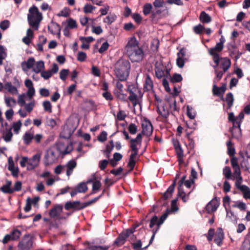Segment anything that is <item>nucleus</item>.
Returning a JSON list of instances; mask_svg holds the SVG:
<instances>
[{"label": "nucleus", "instance_id": "10", "mask_svg": "<svg viewBox=\"0 0 250 250\" xmlns=\"http://www.w3.org/2000/svg\"><path fill=\"white\" fill-rule=\"evenodd\" d=\"M64 208L67 210L71 209H74L75 210H78L83 209V203H81L79 201L67 202L65 204Z\"/></svg>", "mask_w": 250, "mask_h": 250}, {"label": "nucleus", "instance_id": "16", "mask_svg": "<svg viewBox=\"0 0 250 250\" xmlns=\"http://www.w3.org/2000/svg\"><path fill=\"white\" fill-rule=\"evenodd\" d=\"M224 238V233L222 229L219 228L217 229L216 234L215 235L214 241L219 247L222 244V241Z\"/></svg>", "mask_w": 250, "mask_h": 250}, {"label": "nucleus", "instance_id": "28", "mask_svg": "<svg viewBox=\"0 0 250 250\" xmlns=\"http://www.w3.org/2000/svg\"><path fill=\"white\" fill-rule=\"evenodd\" d=\"M157 111L158 113L162 117H163L165 119H167L168 118L169 113L167 108H166L165 106H162V110H161L160 108L157 106Z\"/></svg>", "mask_w": 250, "mask_h": 250}, {"label": "nucleus", "instance_id": "50", "mask_svg": "<svg viewBox=\"0 0 250 250\" xmlns=\"http://www.w3.org/2000/svg\"><path fill=\"white\" fill-rule=\"evenodd\" d=\"M69 74V70L63 69L60 72V79L64 81L66 80L67 76Z\"/></svg>", "mask_w": 250, "mask_h": 250}, {"label": "nucleus", "instance_id": "58", "mask_svg": "<svg viewBox=\"0 0 250 250\" xmlns=\"http://www.w3.org/2000/svg\"><path fill=\"white\" fill-rule=\"evenodd\" d=\"M107 133L105 131H103L98 136V140L101 142H104L107 140Z\"/></svg>", "mask_w": 250, "mask_h": 250}, {"label": "nucleus", "instance_id": "40", "mask_svg": "<svg viewBox=\"0 0 250 250\" xmlns=\"http://www.w3.org/2000/svg\"><path fill=\"white\" fill-rule=\"evenodd\" d=\"M115 95L117 98L123 102L127 101L126 95L123 93V91H117L115 92Z\"/></svg>", "mask_w": 250, "mask_h": 250}, {"label": "nucleus", "instance_id": "38", "mask_svg": "<svg viewBox=\"0 0 250 250\" xmlns=\"http://www.w3.org/2000/svg\"><path fill=\"white\" fill-rule=\"evenodd\" d=\"M44 110L49 113L52 112V105L49 101H45L42 103Z\"/></svg>", "mask_w": 250, "mask_h": 250}, {"label": "nucleus", "instance_id": "47", "mask_svg": "<svg viewBox=\"0 0 250 250\" xmlns=\"http://www.w3.org/2000/svg\"><path fill=\"white\" fill-rule=\"evenodd\" d=\"M0 190L5 194H12L13 193V188L5 185H3L0 187Z\"/></svg>", "mask_w": 250, "mask_h": 250}, {"label": "nucleus", "instance_id": "45", "mask_svg": "<svg viewBox=\"0 0 250 250\" xmlns=\"http://www.w3.org/2000/svg\"><path fill=\"white\" fill-rule=\"evenodd\" d=\"M169 106L170 109H171V114L173 115H175V111H179V108L177 107L176 101L175 99H174L173 103L169 104Z\"/></svg>", "mask_w": 250, "mask_h": 250}, {"label": "nucleus", "instance_id": "33", "mask_svg": "<svg viewBox=\"0 0 250 250\" xmlns=\"http://www.w3.org/2000/svg\"><path fill=\"white\" fill-rule=\"evenodd\" d=\"M227 146L228 147V153L230 157H234L235 153V150L234 147L232 146V142L230 141L227 142Z\"/></svg>", "mask_w": 250, "mask_h": 250}, {"label": "nucleus", "instance_id": "3", "mask_svg": "<svg viewBox=\"0 0 250 250\" xmlns=\"http://www.w3.org/2000/svg\"><path fill=\"white\" fill-rule=\"evenodd\" d=\"M29 12L27 15L28 24L35 30H38L40 23L42 19V14L39 12L38 7L35 5L29 8Z\"/></svg>", "mask_w": 250, "mask_h": 250}, {"label": "nucleus", "instance_id": "24", "mask_svg": "<svg viewBox=\"0 0 250 250\" xmlns=\"http://www.w3.org/2000/svg\"><path fill=\"white\" fill-rule=\"evenodd\" d=\"M199 20L202 23H208L211 21V18L205 11H202L200 15Z\"/></svg>", "mask_w": 250, "mask_h": 250}, {"label": "nucleus", "instance_id": "34", "mask_svg": "<svg viewBox=\"0 0 250 250\" xmlns=\"http://www.w3.org/2000/svg\"><path fill=\"white\" fill-rule=\"evenodd\" d=\"M236 182H235V186L239 190H244V189L246 188V185H241V183L243 181V178L242 176H240L237 177V176H235Z\"/></svg>", "mask_w": 250, "mask_h": 250}, {"label": "nucleus", "instance_id": "56", "mask_svg": "<svg viewBox=\"0 0 250 250\" xmlns=\"http://www.w3.org/2000/svg\"><path fill=\"white\" fill-rule=\"evenodd\" d=\"M95 7L91 4H86L83 7V12L85 13H90L95 10Z\"/></svg>", "mask_w": 250, "mask_h": 250}, {"label": "nucleus", "instance_id": "60", "mask_svg": "<svg viewBox=\"0 0 250 250\" xmlns=\"http://www.w3.org/2000/svg\"><path fill=\"white\" fill-rule=\"evenodd\" d=\"M212 60L215 65L213 66L215 69L218 66L220 62L222 61L223 57H220L219 55L211 56Z\"/></svg>", "mask_w": 250, "mask_h": 250}, {"label": "nucleus", "instance_id": "48", "mask_svg": "<svg viewBox=\"0 0 250 250\" xmlns=\"http://www.w3.org/2000/svg\"><path fill=\"white\" fill-rule=\"evenodd\" d=\"M35 63V59L34 58H29L27 62H23L21 65L22 66L24 63H25L27 68L30 69L33 67Z\"/></svg>", "mask_w": 250, "mask_h": 250}, {"label": "nucleus", "instance_id": "31", "mask_svg": "<svg viewBox=\"0 0 250 250\" xmlns=\"http://www.w3.org/2000/svg\"><path fill=\"white\" fill-rule=\"evenodd\" d=\"M44 68V62L42 61L37 62L36 63L35 67L33 68V71L36 73H39L41 72L42 69Z\"/></svg>", "mask_w": 250, "mask_h": 250}, {"label": "nucleus", "instance_id": "17", "mask_svg": "<svg viewBox=\"0 0 250 250\" xmlns=\"http://www.w3.org/2000/svg\"><path fill=\"white\" fill-rule=\"evenodd\" d=\"M228 120L233 124V128H238L241 131L240 121L237 120L233 112L228 113Z\"/></svg>", "mask_w": 250, "mask_h": 250}, {"label": "nucleus", "instance_id": "7", "mask_svg": "<svg viewBox=\"0 0 250 250\" xmlns=\"http://www.w3.org/2000/svg\"><path fill=\"white\" fill-rule=\"evenodd\" d=\"M142 131L140 133L147 137L150 136L153 132V126L151 122L146 118H145L142 124Z\"/></svg>", "mask_w": 250, "mask_h": 250}, {"label": "nucleus", "instance_id": "37", "mask_svg": "<svg viewBox=\"0 0 250 250\" xmlns=\"http://www.w3.org/2000/svg\"><path fill=\"white\" fill-rule=\"evenodd\" d=\"M152 5L151 3H147L143 6V12L145 15L146 16L150 14L152 11Z\"/></svg>", "mask_w": 250, "mask_h": 250}, {"label": "nucleus", "instance_id": "2", "mask_svg": "<svg viewBox=\"0 0 250 250\" xmlns=\"http://www.w3.org/2000/svg\"><path fill=\"white\" fill-rule=\"evenodd\" d=\"M130 69L129 62L124 59H120L115 64V74L119 81H125L129 75Z\"/></svg>", "mask_w": 250, "mask_h": 250}, {"label": "nucleus", "instance_id": "57", "mask_svg": "<svg viewBox=\"0 0 250 250\" xmlns=\"http://www.w3.org/2000/svg\"><path fill=\"white\" fill-rule=\"evenodd\" d=\"M12 136L13 133L11 131V129H9L3 136V139L6 142H9L11 141Z\"/></svg>", "mask_w": 250, "mask_h": 250}, {"label": "nucleus", "instance_id": "29", "mask_svg": "<svg viewBox=\"0 0 250 250\" xmlns=\"http://www.w3.org/2000/svg\"><path fill=\"white\" fill-rule=\"evenodd\" d=\"M126 238L121 233L114 242V244L118 247L125 244Z\"/></svg>", "mask_w": 250, "mask_h": 250}, {"label": "nucleus", "instance_id": "64", "mask_svg": "<svg viewBox=\"0 0 250 250\" xmlns=\"http://www.w3.org/2000/svg\"><path fill=\"white\" fill-rule=\"evenodd\" d=\"M67 26L69 28L71 29L76 28L77 26V22L75 20L70 18L68 20Z\"/></svg>", "mask_w": 250, "mask_h": 250}, {"label": "nucleus", "instance_id": "39", "mask_svg": "<svg viewBox=\"0 0 250 250\" xmlns=\"http://www.w3.org/2000/svg\"><path fill=\"white\" fill-rule=\"evenodd\" d=\"M109 143V144L106 145L105 151L107 158L109 157V155L114 147V144L113 140L110 141Z\"/></svg>", "mask_w": 250, "mask_h": 250}, {"label": "nucleus", "instance_id": "36", "mask_svg": "<svg viewBox=\"0 0 250 250\" xmlns=\"http://www.w3.org/2000/svg\"><path fill=\"white\" fill-rule=\"evenodd\" d=\"M223 173L227 179H231V171L229 167H225L223 170Z\"/></svg>", "mask_w": 250, "mask_h": 250}, {"label": "nucleus", "instance_id": "49", "mask_svg": "<svg viewBox=\"0 0 250 250\" xmlns=\"http://www.w3.org/2000/svg\"><path fill=\"white\" fill-rule=\"evenodd\" d=\"M100 198H101V195H99L98 197H95L88 202L83 203V208L96 203Z\"/></svg>", "mask_w": 250, "mask_h": 250}, {"label": "nucleus", "instance_id": "6", "mask_svg": "<svg viewBox=\"0 0 250 250\" xmlns=\"http://www.w3.org/2000/svg\"><path fill=\"white\" fill-rule=\"evenodd\" d=\"M58 155L52 149L48 150L44 155V163L45 166H48L55 163L58 159Z\"/></svg>", "mask_w": 250, "mask_h": 250}, {"label": "nucleus", "instance_id": "11", "mask_svg": "<svg viewBox=\"0 0 250 250\" xmlns=\"http://www.w3.org/2000/svg\"><path fill=\"white\" fill-rule=\"evenodd\" d=\"M168 212L164 213L159 219L156 215L153 216L150 220L149 228H153L156 223L162 225L168 216Z\"/></svg>", "mask_w": 250, "mask_h": 250}, {"label": "nucleus", "instance_id": "1", "mask_svg": "<svg viewBox=\"0 0 250 250\" xmlns=\"http://www.w3.org/2000/svg\"><path fill=\"white\" fill-rule=\"evenodd\" d=\"M126 54L132 62H140L144 59L145 53L139 47L138 41L135 37H131L125 47Z\"/></svg>", "mask_w": 250, "mask_h": 250}, {"label": "nucleus", "instance_id": "44", "mask_svg": "<svg viewBox=\"0 0 250 250\" xmlns=\"http://www.w3.org/2000/svg\"><path fill=\"white\" fill-rule=\"evenodd\" d=\"M10 234L12 236V240H17L21 235V232L17 229H15L11 232Z\"/></svg>", "mask_w": 250, "mask_h": 250}, {"label": "nucleus", "instance_id": "62", "mask_svg": "<svg viewBox=\"0 0 250 250\" xmlns=\"http://www.w3.org/2000/svg\"><path fill=\"white\" fill-rule=\"evenodd\" d=\"M87 57L86 54L83 52H79L77 56L78 61L83 62L85 61Z\"/></svg>", "mask_w": 250, "mask_h": 250}, {"label": "nucleus", "instance_id": "25", "mask_svg": "<svg viewBox=\"0 0 250 250\" xmlns=\"http://www.w3.org/2000/svg\"><path fill=\"white\" fill-rule=\"evenodd\" d=\"M150 245L149 243L146 246L142 248V241L141 240H138L136 242L132 244V247L134 250H146Z\"/></svg>", "mask_w": 250, "mask_h": 250}, {"label": "nucleus", "instance_id": "63", "mask_svg": "<svg viewBox=\"0 0 250 250\" xmlns=\"http://www.w3.org/2000/svg\"><path fill=\"white\" fill-rule=\"evenodd\" d=\"M246 188L244 190H240L243 193V197L245 199H250V189L246 186Z\"/></svg>", "mask_w": 250, "mask_h": 250}, {"label": "nucleus", "instance_id": "12", "mask_svg": "<svg viewBox=\"0 0 250 250\" xmlns=\"http://www.w3.org/2000/svg\"><path fill=\"white\" fill-rule=\"evenodd\" d=\"M165 67L162 62H156L155 65V72L158 79H161L165 76Z\"/></svg>", "mask_w": 250, "mask_h": 250}, {"label": "nucleus", "instance_id": "52", "mask_svg": "<svg viewBox=\"0 0 250 250\" xmlns=\"http://www.w3.org/2000/svg\"><path fill=\"white\" fill-rule=\"evenodd\" d=\"M134 232V228L131 227L129 229L123 230L121 233L127 239L130 235L133 233Z\"/></svg>", "mask_w": 250, "mask_h": 250}, {"label": "nucleus", "instance_id": "20", "mask_svg": "<svg viewBox=\"0 0 250 250\" xmlns=\"http://www.w3.org/2000/svg\"><path fill=\"white\" fill-rule=\"evenodd\" d=\"M77 163L75 160H71L68 161L66 165L67 167L66 175L69 177L73 173V169L76 167Z\"/></svg>", "mask_w": 250, "mask_h": 250}, {"label": "nucleus", "instance_id": "55", "mask_svg": "<svg viewBox=\"0 0 250 250\" xmlns=\"http://www.w3.org/2000/svg\"><path fill=\"white\" fill-rule=\"evenodd\" d=\"M102 186V184L100 181L96 180L93 182L92 185V190L93 193H95V191L99 190Z\"/></svg>", "mask_w": 250, "mask_h": 250}, {"label": "nucleus", "instance_id": "21", "mask_svg": "<svg viewBox=\"0 0 250 250\" xmlns=\"http://www.w3.org/2000/svg\"><path fill=\"white\" fill-rule=\"evenodd\" d=\"M223 48L224 47L217 43L214 47L210 48L208 49V53L211 56L219 55L218 53L221 52Z\"/></svg>", "mask_w": 250, "mask_h": 250}, {"label": "nucleus", "instance_id": "19", "mask_svg": "<svg viewBox=\"0 0 250 250\" xmlns=\"http://www.w3.org/2000/svg\"><path fill=\"white\" fill-rule=\"evenodd\" d=\"M153 83L150 76L147 75L146 78L145 82L144 85V89L145 91H150L153 90Z\"/></svg>", "mask_w": 250, "mask_h": 250}, {"label": "nucleus", "instance_id": "41", "mask_svg": "<svg viewBox=\"0 0 250 250\" xmlns=\"http://www.w3.org/2000/svg\"><path fill=\"white\" fill-rule=\"evenodd\" d=\"M155 225H156V227L155 228H153L152 229V232L153 234H152V235L151 236V237L149 240V244H151L152 243V242L154 239L155 235H156V233L159 230L161 226V225H159V223H156L155 224Z\"/></svg>", "mask_w": 250, "mask_h": 250}, {"label": "nucleus", "instance_id": "5", "mask_svg": "<svg viewBox=\"0 0 250 250\" xmlns=\"http://www.w3.org/2000/svg\"><path fill=\"white\" fill-rule=\"evenodd\" d=\"M33 246V240L29 234H25L19 242L18 250H30Z\"/></svg>", "mask_w": 250, "mask_h": 250}, {"label": "nucleus", "instance_id": "22", "mask_svg": "<svg viewBox=\"0 0 250 250\" xmlns=\"http://www.w3.org/2000/svg\"><path fill=\"white\" fill-rule=\"evenodd\" d=\"M221 64L224 72H226L231 66V61L227 57H223Z\"/></svg>", "mask_w": 250, "mask_h": 250}, {"label": "nucleus", "instance_id": "15", "mask_svg": "<svg viewBox=\"0 0 250 250\" xmlns=\"http://www.w3.org/2000/svg\"><path fill=\"white\" fill-rule=\"evenodd\" d=\"M178 178V175L177 174L176 176L175 179L173 181L172 184L168 188L166 191L163 194V198L164 200H167L169 197H170L172 195V193L174 191L175 187L176 185V179Z\"/></svg>", "mask_w": 250, "mask_h": 250}, {"label": "nucleus", "instance_id": "23", "mask_svg": "<svg viewBox=\"0 0 250 250\" xmlns=\"http://www.w3.org/2000/svg\"><path fill=\"white\" fill-rule=\"evenodd\" d=\"M4 88L12 94H17L18 93L17 88L12 85L10 82L6 83L4 85Z\"/></svg>", "mask_w": 250, "mask_h": 250}, {"label": "nucleus", "instance_id": "53", "mask_svg": "<svg viewBox=\"0 0 250 250\" xmlns=\"http://www.w3.org/2000/svg\"><path fill=\"white\" fill-rule=\"evenodd\" d=\"M10 24V22L9 21L7 20H5L0 22V28L3 30H5L8 28H9Z\"/></svg>", "mask_w": 250, "mask_h": 250}, {"label": "nucleus", "instance_id": "54", "mask_svg": "<svg viewBox=\"0 0 250 250\" xmlns=\"http://www.w3.org/2000/svg\"><path fill=\"white\" fill-rule=\"evenodd\" d=\"M232 206L234 208H238L241 210H245L247 208L246 204L240 201L236 202Z\"/></svg>", "mask_w": 250, "mask_h": 250}, {"label": "nucleus", "instance_id": "27", "mask_svg": "<svg viewBox=\"0 0 250 250\" xmlns=\"http://www.w3.org/2000/svg\"><path fill=\"white\" fill-rule=\"evenodd\" d=\"M226 101L227 104V108L230 109L233 105L234 98L232 93L229 92L227 94L226 96Z\"/></svg>", "mask_w": 250, "mask_h": 250}, {"label": "nucleus", "instance_id": "26", "mask_svg": "<svg viewBox=\"0 0 250 250\" xmlns=\"http://www.w3.org/2000/svg\"><path fill=\"white\" fill-rule=\"evenodd\" d=\"M34 131L32 132H26L23 136V141L26 145H29L33 139Z\"/></svg>", "mask_w": 250, "mask_h": 250}, {"label": "nucleus", "instance_id": "51", "mask_svg": "<svg viewBox=\"0 0 250 250\" xmlns=\"http://www.w3.org/2000/svg\"><path fill=\"white\" fill-rule=\"evenodd\" d=\"M128 130L131 134L134 135L137 132V127L135 124L131 123L128 126Z\"/></svg>", "mask_w": 250, "mask_h": 250}, {"label": "nucleus", "instance_id": "61", "mask_svg": "<svg viewBox=\"0 0 250 250\" xmlns=\"http://www.w3.org/2000/svg\"><path fill=\"white\" fill-rule=\"evenodd\" d=\"M178 200V198H176L174 200H172L171 202V210L172 211H177L179 209V208L177 205Z\"/></svg>", "mask_w": 250, "mask_h": 250}, {"label": "nucleus", "instance_id": "9", "mask_svg": "<svg viewBox=\"0 0 250 250\" xmlns=\"http://www.w3.org/2000/svg\"><path fill=\"white\" fill-rule=\"evenodd\" d=\"M220 205L219 200L216 198L210 201L206 207V210L208 214L215 212Z\"/></svg>", "mask_w": 250, "mask_h": 250}, {"label": "nucleus", "instance_id": "59", "mask_svg": "<svg viewBox=\"0 0 250 250\" xmlns=\"http://www.w3.org/2000/svg\"><path fill=\"white\" fill-rule=\"evenodd\" d=\"M21 125L22 123L20 120L13 124V127L14 129V131L16 133H19V130H20Z\"/></svg>", "mask_w": 250, "mask_h": 250}, {"label": "nucleus", "instance_id": "13", "mask_svg": "<svg viewBox=\"0 0 250 250\" xmlns=\"http://www.w3.org/2000/svg\"><path fill=\"white\" fill-rule=\"evenodd\" d=\"M48 31L52 34H57L58 37L61 36V27L59 24L54 21H51L50 24L48 26Z\"/></svg>", "mask_w": 250, "mask_h": 250}, {"label": "nucleus", "instance_id": "14", "mask_svg": "<svg viewBox=\"0 0 250 250\" xmlns=\"http://www.w3.org/2000/svg\"><path fill=\"white\" fill-rule=\"evenodd\" d=\"M226 84H224L221 87H218L216 84H214L213 85L212 88V93L214 95H216L218 96H222L221 100H224L223 98V94L225 92L226 90Z\"/></svg>", "mask_w": 250, "mask_h": 250}, {"label": "nucleus", "instance_id": "46", "mask_svg": "<svg viewBox=\"0 0 250 250\" xmlns=\"http://www.w3.org/2000/svg\"><path fill=\"white\" fill-rule=\"evenodd\" d=\"M4 100L6 106L8 107H11L12 106L11 103L13 104V105H15L16 104V100L11 97H7L5 96Z\"/></svg>", "mask_w": 250, "mask_h": 250}, {"label": "nucleus", "instance_id": "32", "mask_svg": "<svg viewBox=\"0 0 250 250\" xmlns=\"http://www.w3.org/2000/svg\"><path fill=\"white\" fill-rule=\"evenodd\" d=\"M116 18L117 16L115 14L110 13L104 18V22L110 25L116 20Z\"/></svg>", "mask_w": 250, "mask_h": 250}, {"label": "nucleus", "instance_id": "8", "mask_svg": "<svg viewBox=\"0 0 250 250\" xmlns=\"http://www.w3.org/2000/svg\"><path fill=\"white\" fill-rule=\"evenodd\" d=\"M41 159V154L37 153L33 156V157L28 159V166H27V169L28 170H32L38 167L39 165Z\"/></svg>", "mask_w": 250, "mask_h": 250}, {"label": "nucleus", "instance_id": "18", "mask_svg": "<svg viewBox=\"0 0 250 250\" xmlns=\"http://www.w3.org/2000/svg\"><path fill=\"white\" fill-rule=\"evenodd\" d=\"M62 207L60 205H56L49 211V214L51 218H55L60 215L62 211Z\"/></svg>", "mask_w": 250, "mask_h": 250}, {"label": "nucleus", "instance_id": "4", "mask_svg": "<svg viewBox=\"0 0 250 250\" xmlns=\"http://www.w3.org/2000/svg\"><path fill=\"white\" fill-rule=\"evenodd\" d=\"M142 142V136L141 133L138 134L135 138L130 140L129 147L132 152L129 156V159L135 160V157L138 155L139 151V148L137 147V146L139 145L140 146Z\"/></svg>", "mask_w": 250, "mask_h": 250}, {"label": "nucleus", "instance_id": "30", "mask_svg": "<svg viewBox=\"0 0 250 250\" xmlns=\"http://www.w3.org/2000/svg\"><path fill=\"white\" fill-rule=\"evenodd\" d=\"M129 100L132 103L134 106H136L138 104V99L136 93L132 90L129 91V96L128 97Z\"/></svg>", "mask_w": 250, "mask_h": 250}, {"label": "nucleus", "instance_id": "35", "mask_svg": "<svg viewBox=\"0 0 250 250\" xmlns=\"http://www.w3.org/2000/svg\"><path fill=\"white\" fill-rule=\"evenodd\" d=\"M75 188L79 193H84L87 190V187L84 183H79Z\"/></svg>", "mask_w": 250, "mask_h": 250}, {"label": "nucleus", "instance_id": "42", "mask_svg": "<svg viewBox=\"0 0 250 250\" xmlns=\"http://www.w3.org/2000/svg\"><path fill=\"white\" fill-rule=\"evenodd\" d=\"M183 80L182 77L180 74L174 73L172 77L170 78V82L172 83H179Z\"/></svg>", "mask_w": 250, "mask_h": 250}, {"label": "nucleus", "instance_id": "43", "mask_svg": "<svg viewBox=\"0 0 250 250\" xmlns=\"http://www.w3.org/2000/svg\"><path fill=\"white\" fill-rule=\"evenodd\" d=\"M204 30V27L201 24L193 27V30L196 34L201 35L203 33Z\"/></svg>", "mask_w": 250, "mask_h": 250}]
</instances>
